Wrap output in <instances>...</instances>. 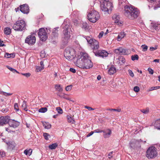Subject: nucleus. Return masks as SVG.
<instances>
[{
  "mask_svg": "<svg viewBox=\"0 0 160 160\" xmlns=\"http://www.w3.org/2000/svg\"><path fill=\"white\" fill-rule=\"evenodd\" d=\"M126 0H118V5L120 8L124 6L125 15L129 19L133 20L139 16V11L136 8L130 5L125 6Z\"/></svg>",
  "mask_w": 160,
  "mask_h": 160,
  "instance_id": "obj_1",
  "label": "nucleus"
},
{
  "mask_svg": "<svg viewBox=\"0 0 160 160\" xmlns=\"http://www.w3.org/2000/svg\"><path fill=\"white\" fill-rule=\"evenodd\" d=\"M79 56L76 61V66L81 68L89 69L93 66L91 60L88 58L87 53H82Z\"/></svg>",
  "mask_w": 160,
  "mask_h": 160,
  "instance_id": "obj_2",
  "label": "nucleus"
},
{
  "mask_svg": "<svg viewBox=\"0 0 160 160\" xmlns=\"http://www.w3.org/2000/svg\"><path fill=\"white\" fill-rule=\"evenodd\" d=\"M100 3L101 10L105 13H109V11L111 12L113 7L112 0H101Z\"/></svg>",
  "mask_w": 160,
  "mask_h": 160,
  "instance_id": "obj_3",
  "label": "nucleus"
},
{
  "mask_svg": "<svg viewBox=\"0 0 160 160\" xmlns=\"http://www.w3.org/2000/svg\"><path fill=\"white\" fill-rule=\"evenodd\" d=\"M62 27L64 28L63 33L64 35V38L65 40V42H67L68 40L70 38L71 32H72L70 24L69 22L64 21L62 25Z\"/></svg>",
  "mask_w": 160,
  "mask_h": 160,
  "instance_id": "obj_4",
  "label": "nucleus"
},
{
  "mask_svg": "<svg viewBox=\"0 0 160 160\" xmlns=\"http://www.w3.org/2000/svg\"><path fill=\"white\" fill-rule=\"evenodd\" d=\"M26 25L23 20L17 21L13 25V28L16 31H22L26 29Z\"/></svg>",
  "mask_w": 160,
  "mask_h": 160,
  "instance_id": "obj_5",
  "label": "nucleus"
},
{
  "mask_svg": "<svg viewBox=\"0 0 160 160\" xmlns=\"http://www.w3.org/2000/svg\"><path fill=\"white\" fill-rule=\"evenodd\" d=\"M88 20L92 23L95 22L99 18L98 12L95 10L90 11L88 14Z\"/></svg>",
  "mask_w": 160,
  "mask_h": 160,
  "instance_id": "obj_6",
  "label": "nucleus"
},
{
  "mask_svg": "<svg viewBox=\"0 0 160 160\" xmlns=\"http://www.w3.org/2000/svg\"><path fill=\"white\" fill-rule=\"evenodd\" d=\"M87 42L90 44L91 47L93 50V52L99 48L98 42L94 39L91 38L89 37L85 36Z\"/></svg>",
  "mask_w": 160,
  "mask_h": 160,
  "instance_id": "obj_7",
  "label": "nucleus"
},
{
  "mask_svg": "<svg viewBox=\"0 0 160 160\" xmlns=\"http://www.w3.org/2000/svg\"><path fill=\"white\" fill-rule=\"evenodd\" d=\"M156 148L154 147H149L147 151V157L149 159L153 158L157 155Z\"/></svg>",
  "mask_w": 160,
  "mask_h": 160,
  "instance_id": "obj_8",
  "label": "nucleus"
},
{
  "mask_svg": "<svg viewBox=\"0 0 160 160\" xmlns=\"http://www.w3.org/2000/svg\"><path fill=\"white\" fill-rule=\"evenodd\" d=\"M38 35L40 40L42 41H45L48 38L47 33L44 28L39 29Z\"/></svg>",
  "mask_w": 160,
  "mask_h": 160,
  "instance_id": "obj_9",
  "label": "nucleus"
},
{
  "mask_svg": "<svg viewBox=\"0 0 160 160\" xmlns=\"http://www.w3.org/2000/svg\"><path fill=\"white\" fill-rule=\"evenodd\" d=\"M36 42L35 37L34 33H33L31 35L28 36L26 39L25 42L29 45L34 44Z\"/></svg>",
  "mask_w": 160,
  "mask_h": 160,
  "instance_id": "obj_10",
  "label": "nucleus"
},
{
  "mask_svg": "<svg viewBox=\"0 0 160 160\" xmlns=\"http://www.w3.org/2000/svg\"><path fill=\"white\" fill-rule=\"evenodd\" d=\"M114 51L116 54L121 55H126L129 53L128 50L122 47L115 49Z\"/></svg>",
  "mask_w": 160,
  "mask_h": 160,
  "instance_id": "obj_11",
  "label": "nucleus"
},
{
  "mask_svg": "<svg viewBox=\"0 0 160 160\" xmlns=\"http://www.w3.org/2000/svg\"><path fill=\"white\" fill-rule=\"evenodd\" d=\"M93 53L95 56L102 58L107 57L108 55V53L104 50H99L96 52H93Z\"/></svg>",
  "mask_w": 160,
  "mask_h": 160,
  "instance_id": "obj_12",
  "label": "nucleus"
},
{
  "mask_svg": "<svg viewBox=\"0 0 160 160\" xmlns=\"http://www.w3.org/2000/svg\"><path fill=\"white\" fill-rule=\"evenodd\" d=\"M19 7L20 11L23 13L27 14L29 12V7L27 4L21 5Z\"/></svg>",
  "mask_w": 160,
  "mask_h": 160,
  "instance_id": "obj_13",
  "label": "nucleus"
},
{
  "mask_svg": "<svg viewBox=\"0 0 160 160\" xmlns=\"http://www.w3.org/2000/svg\"><path fill=\"white\" fill-rule=\"evenodd\" d=\"M10 117L8 116H2L0 117V125L3 126L8 123Z\"/></svg>",
  "mask_w": 160,
  "mask_h": 160,
  "instance_id": "obj_14",
  "label": "nucleus"
},
{
  "mask_svg": "<svg viewBox=\"0 0 160 160\" xmlns=\"http://www.w3.org/2000/svg\"><path fill=\"white\" fill-rule=\"evenodd\" d=\"M8 123L10 127H12L13 128L17 127L20 124L19 122L14 120L10 119V118Z\"/></svg>",
  "mask_w": 160,
  "mask_h": 160,
  "instance_id": "obj_15",
  "label": "nucleus"
},
{
  "mask_svg": "<svg viewBox=\"0 0 160 160\" xmlns=\"http://www.w3.org/2000/svg\"><path fill=\"white\" fill-rule=\"evenodd\" d=\"M64 55L65 57L68 60L72 59V55L71 54V52L69 49H65Z\"/></svg>",
  "mask_w": 160,
  "mask_h": 160,
  "instance_id": "obj_16",
  "label": "nucleus"
},
{
  "mask_svg": "<svg viewBox=\"0 0 160 160\" xmlns=\"http://www.w3.org/2000/svg\"><path fill=\"white\" fill-rule=\"evenodd\" d=\"M112 18L113 20L114 21V22L115 23H117L118 25L121 24V22H119L120 21V17L117 14H115L113 15L112 17Z\"/></svg>",
  "mask_w": 160,
  "mask_h": 160,
  "instance_id": "obj_17",
  "label": "nucleus"
},
{
  "mask_svg": "<svg viewBox=\"0 0 160 160\" xmlns=\"http://www.w3.org/2000/svg\"><path fill=\"white\" fill-rule=\"evenodd\" d=\"M126 62L125 58L122 56H120L117 59V62L118 63L122 65L125 63Z\"/></svg>",
  "mask_w": 160,
  "mask_h": 160,
  "instance_id": "obj_18",
  "label": "nucleus"
},
{
  "mask_svg": "<svg viewBox=\"0 0 160 160\" xmlns=\"http://www.w3.org/2000/svg\"><path fill=\"white\" fill-rule=\"evenodd\" d=\"M7 144L8 148L10 150H13L15 147L16 144L14 142H9Z\"/></svg>",
  "mask_w": 160,
  "mask_h": 160,
  "instance_id": "obj_19",
  "label": "nucleus"
},
{
  "mask_svg": "<svg viewBox=\"0 0 160 160\" xmlns=\"http://www.w3.org/2000/svg\"><path fill=\"white\" fill-rule=\"evenodd\" d=\"M116 72V69L113 66H112L108 70V73L110 75L113 74Z\"/></svg>",
  "mask_w": 160,
  "mask_h": 160,
  "instance_id": "obj_20",
  "label": "nucleus"
},
{
  "mask_svg": "<svg viewBox=\"0 0 160 160\" xmlns=\"http://www.w3.org/2000/svg\"><path fill=\"white\" fill-rule=\"evenodd\" d=\"M108 132H104L103 131V136L104 138H107L110 137V135L112 133V132L111 130L110 129H108Z\"/></svg>",
  "mask_w": 160,
  "mask_h": 160,
  "instance_id": "obj_21",
  "label": "nucleus"
},
{
  "mask_svg": "<svg viewBox=\"0 0 160 160\" xmlns=\"http://www.w3.org/2000/svg\"><path fill=\"white\" fill-rule=\"evenodd\" d=\"M58 27H56L52 30V35L55 38L57 37L58 36Z\"/></svg>",
  "mask_w": 160,
  "mask_h": 160,
  "instance_id": "obj_22",
  "label": "nucleus"
},
{
  "mask_svg": "<svg viewBox=\"0 0 160 160\" xmlns=\"http://www.w3.org/2000/svg\"><path fill=\"white\" fill-rule=\"evenodd\" d=\"M135 142L136 140L134 139H132L130 141L129 143V145L131 148L134 149L136 148Z\"/></svg>",
  "mask_w": 160,
  "mask_h": 160,
  "instance_id": "obj_23",
  "label": "nucleus"
},
{
  "mask_svg": "<svg viewBox=\"0 0 160 160\" xmlns=\"http://www.w3.org/2000/svg\"><path fill=\"white\" fill-rule=\"evenodd\" d=\"M154 125L156 128L160 130V119L156 120L155 121Z\"/></svg>",
  "mask_w": 160,
  "mask_h": 160,
  "instance_id": "obj_24",
  "label": "nucleus"
},
{
  "mask_svg": "<svg viewBox=\"0 0 160 160\" xmlns=\"http://www.w3.org/2000/svg\"><path fill=\"white\" fill-rule=\"evenodd\" d=\"M126 35L124 32H120L118 36V41H120Z\"/></svg>",
  "mask_w": 160,
  "mask_h": 160,
  "instance_id": "obj_25",
  "label": "nucleus"
},
{
  "mask_svg": "<svg viewBox=\"0 0 160 160\" xmlns=\"http://www.w3.org/2000/svg\"><path fill=\"white\" fill-rule=\"evenodd\" d=\"M43 126L46 129H49L51 128V125L48 122H42Z\"/></svg>",
  "mask_w": 160,
  "mask_h": 160,
  "instance_id": "obj_26",
  "label": "nucleus"
},
{
  "mask_svg": "<svg viewBox=\"0 0 160 160\" xmlns=\"http://www.w3.org/2000/svg\"><path fill=\"white\" fill-rule=\"evenodd\" d=\"M55 89L59 92H62L63 90V89L61 87L60 85L56 84L55 85Z\"/></svg>",
  "mask_w": 160,
  "mask_h": 160,
  "instance_id": "obj_27",
  "label": "nucleus"
},
{
  "mask_svg": "<svg viewBox=\"0 0 160 160\" xmlns=\"http://www.w3.org/2000/svg\"><path fill=\"white\" fill-rule=\"evenodd\" d=\"M4 32L5 34L10 35L11 33V29L8 27L5 28L4 29Z\"/></svg>",
  "mask_w": 160,
  "mask_h": 160,
  "instance_id": "obj_28",
  "label": "nucleus"
},
{
  "mask_svg": "<svg viewBox=\"0 0 160 160\" xmlns=\"http://www.w3.org/2000/svg\"><path fill=\"white\" fill-rule=\"evenodd\" d=\"M58 145L57 143H54L51 145H49L48 146V148L50 149H54L58 147Z\"/></svg>",
  "mask_w": 160,
  "mask_h": 160,
  "instance_id": "obj_29",
  "label": "nucleus"
},
{
  "mask_svg": "<svg viewBox=\"0 0 160 160\" xmlns=\"http://www.w3.org/2000/svg\"><path fill=\"white\" fill-rule=\"evenodd\" d=\"M15 55L13 53L9 54L8 53L6 52L5 54L4 57L7 58H9L11 57L14 58L15 57Z\"/></svg>",
  "mask_w": 160,
  "mask_h": 160,
  "instance_id": "obj_30",
  "label": "nucleus"
},
{
  "mask_svg": "<svg viewBox=\"0 0 160 160\" xmlns=\"http://www.w3.org/2000/svg\"><path fill=\"white\" fill-rule=\"evenodd\" d=\"M58 96L59 97L61 98H63L71 101H72V100H70V99L69 98L67 97L66 95L64 93H61L58 95Z\"/></svg>",
  "mask_w": 160,
  "mask_h": 160,
  "instance_id": "obj_31",
  "label": "nucleus"
},
{
  "mask_svg": "<svg viewBox=\"0 0 160 160\" xmlns=\"http://www.w3.org/2000/svg\"><path fill=\"white\" fill-rule=\"evenodd\" d=\"M22 107L25 111H28V109L27 108L26 102V101H24L23 102L22 104Z\"/></svg>",
  "mask_w": 160,
  "mask_h": 160,
  "instance_id": "obj_32",
  "label": "nucleus"
},
{
  "mask_svg": "<svg viewBox=\"0 0 160 160\" xmlns=\"http://www.w3.org/2000/svg\"><path fill=\"white\" fill-rule=\"evenodd\" d=\"M67 119L68 122H70L72 123H75V120L71 117L69 116H67Z\"/></svg>",
  "mask_w": 160,
  "mask_h": 160,
  "instance_id": "obj_33",
  "label": "nucleus"
},
{
  "mask_svg": "<svg viewBox=\"0 0 160 160\" xmlns=\"http://www.w3.org/2000/svg\"><path fill=\"white\" fill-rule=\"evenodd\" d=\"M159 24L156 23L152 22L151 23V26L152 27L155 29L157 30L158 29V26Z\"/></svg>",
  "mask_w": 160,
  "mask_h": 160,
  "instance_id": "obj_34",
  "label": "nucleus"
},
{
  "mask_svg": "<svg viewBox=\"0 0 160 160\" xmlns=\"http://www.w3.org/2000/svg\"><path fill=\"white\" fill-rule=\"evenodd\" d=\"M82 28L83 29L87 30L88 29V26L86 22H83L82 24Z\"/></svg>",
  "mask_w": 160,
  "mask_h": 160,
  "instance_id": "obj_35",
  "label": "nucleus"
},
{
  "mask_svg": "<svg viewBox=\"0 0 160 160\" xmlns=\"http://www.w3.org/2000/svg\"><path fill=\"white\" fill-rule=\"evenodd\" d=\"M142 142V141L141 140V139H140L138 140H136V148H140L141 147L140 144V142Z\"/></svg>",
  "mask_w": 160,
  "mask_h": 160,
  "instance_id": "obj_36",
  "label": "nucleus"
},
{
  "mask_svg": "<svg viewBox=\"0 0 160 160\" xmlns=\"http://www.w3.org/2000/svg\"><path fill=\"white\" fill-rule=\"evenodd\" d=\"M48 110L47 108L46 107L42 108L39 109V112L41 113H44L46 112Z\"/></svg>",
  "mask_w": 160,
  "mask_h": 160,
  "instance_id": "obj_37",
  "label": "nucleus"
},
{
  "mask_svg": "<svg viewBox=\"0 0 160 160\" xmlns=\"http://www.w3.org/2000/svg\"><path fill=\"white\" fill-rule=\"evenodd\" d=\"M107 110H109L110 111L112 112V111H116L118 112H120L121 111V109H112V108H109L107 109Z\"/></svg>",
  "mask_w": 160,
  "mask_h": 160,
  "instance_id": "obj_38",
  "label": "nucleus"
},
{
  "mask_svg": "<svg viewBox=\"0 0 160 160\" xmlns=\"http://www.w3.org/2000/svg\"><path fill=\"white\" fill-rule=\"evenodd\" d=\"M141 111L143 113L147 114L149 113V109L148 108H147L146 109H143L141 110Z\"/></svg>",
  "mask_w": 160,
  "mask_h": 160,
  "instance_id": "obj_39",
  "label": "nucleus"
},
{
  "mask_svg": "<svg viewBox=\"0 0 160 160\" xmlns=\"http://www.w3.org/2000/svg\"><path fill=\"white\" fill-rule=\"evenodd\" d=\"M138 56L137 54L135 55H132L131 56V59L132 61L138 60Z\"/></svg>",
  "mask_w": 160,
  "mask_h": 160,
  "instance_id": "obj_40",
  "label": "nucleus"
},
{
  "mask_svg": "<svg viewBox=\"0 0 160 160\" xmlns=\"http://www.w3.org/2000/svg\"><path fill=\"white\" fill-rule=\"evenodd\" d=\"M7 67L8 68V69L9 70H10L13 73H15V72H16L17 73H19L16 70L8 66H7Z\"/></svg>",
  "mask_w": 160,
  "mask_h": 160,
  "instance_id": "obj_41",
  "label": "nucleus"
},
{
  "mask_svg": "<svg viewBox=\"0 0 160 160\" xmlns=\"http://www.w3.org/2000/svg\"><path fill=\"white\" fill-rule=\"evenodd\" d=\"M43 136H44L45 139L46 140H48L49 139V137H50V135L48 133H43Z\"/></svg>",
  "mask_w": 160,
  "mask_h": 160,
  "instance_id": "obj_42",
  "label": "nucleus"
},
{
  "mask_svg": "<svg viewBox=\"0 0 160 160\" xmlns=\"http://www.w3.org/2000/svg\"><path fill=\"white\" fill-rule=\"evenodd\" d=\"M160 88V86L152 87L149 88V91H152Z\"/></svg>",
  "mask_w": 160,
  "mask_h": 160,
  "instance_id": "obj_43",
  "label": "nucleus"
},
{
  "mask_svg": "<svg viewBox=\"0 0 160 160\" xmlns=\"http://www.w3.org/2000/svg\"><path fill=\"white\" fill-rule=\"evenodd\" d=\"M44 68L43 67H42L41 66H37L36 67V71L38 72H39L43 69Z\"/></svg>",
  "mask_w": 160,
  "mask_h": 160,
  "instance_id": "obj_44",
  "label": "nucleus"
},
{
  "mask_svg": "<svg viewBox=\"0 0 160 160\" xmlns=\"http://www.w3.org/2000/svg\"><path fill=\"white\" fill-rule=\"evenodd\" d=\"M56 110L58 113L62 114L63 112L62 110L59 107H57Z\"/></svg>",
  "mask_w": 160,
  "mask_h": 160,
  "instance_id": "obj_45",
  "label": "nucleus"
},
{
  "mask_svg": "<svg viewBox=\"0 0 160 160\" xmlns=\"http://www.w3.org/2000/svg\"><path fill=\"white\" fill-rule=\"evenodd\" d=\"M6 155V153L2 150H0V156L2 157H3Z\"/></svg>",
  "mask_w": 160,
  "mask_h": 160,
  "instance_id": "obj_46",
  "label": "nucleus"
},
{
  "mask_svg": "<svg viewBox=\"0 0 160 160\" xmlns=\"http://www.w3.org/2000/svg\"><path fill=\"white\" fill-rule=\"evenodd\" d=\"M141 47L142 49V51L143 52L146 51L148 49V46L145 45H143L141 46Z\"/></svg>",
  "mask_w": 160,
  "mask_h": 160,
  "instance_id": "obj_47",
  "label": "nucleus"
},
{
  "mask_svg": "<svg viewBox=\"0 0 160 160\" xmlns=\"http://www.w3.org/2000/svg\"><path fill=\"white\" fill-rule=\"evenodd\" d=\"M133 90L136 92H138L139 90L140 89L138 87V86H135L133 88Z\"/></svg>",
  "mask_w": 160,
  "mask_h": 160,
  "instance_id": "obj_48",
  "label": "nucleus"
},
{
  "mask_svg": "<svg viewBox=\"0 0 160 160\" xmlns=\"http://www.w3.org/2000/svg\"><path fill=\"white\" fill-rule=\"evenodd\" d=\"M72 85H68V86H67L66 88V90L67 91H70L71 90V89H72Z\"/></svg>",
  "mask_w": 160,
  "mask_h": 160,
  "instance_id": "obj_49",
  "label": "nucleus"
},
{
  "mask_svg": "<svg viewBox=\"0 0 160 160\" xmlns=\"http://www.w3.org/2000/svg\"><path fill=\"white\" fill-rule=\"evenodd\" d=\"M128 72L129 73V75L132 77H133L134 76V74L133 73V72H132L131 70H128Z\"/></svg>",
  "mask_w": 160,
  "mask_h": 160,
  "instance_id": "obj_50",
  "label": "nucleus"
},
{
  "mask_svg": "<svg viewBox=\"0 0 160 160\" xmlns=\"http://www.w3.org/2000/svg\"><path fill=\"white\" fill-rule=\"evenodd\" d=\"M14 109L16 110V111H18L19 110V108L18 104L17 103H15L14 104Z\"/></svg>",
  "mask_w": 160,
  "mask_h": 160,
  "instance_id": "obj_51",
  "label": "nucleus"
},
{
  "mask_svg": "<svg viewBox=\"0 0 160 160\" xmlns=\"http://www.w3.org/2000/svg\"><path fill=\"white\" fill-rule=\"evenodd\" d=\"M94 132L96 133H100V132H103V131L102 130H100L99 129H97L96 130H94L93 131Z\"/></svg>",
  "mask_w": 160,
  "mask_h": 160,
  "instance_id": "obj_52",
  "label": "nucleus"
},
{
  "mask_svg": "<svg viewBox=\"0 0 160 160\" xmlns=\"http://www.w3.org/2000/svg\"><path fill=\"white\" fill-rule=\"evenodd\" d=\"M3 94L5 96H7L12 95V93L3 92Z\"/></svg>",
  "mask_w": 160,
  "mask_h": 160,
  "instance_id": "obj_53",
  "label": "nucleus"
},
{
  "mask_svg": "<svg viewBox=\"0 0 160 160\" xmlns=\"http://www.w3.org/2000/svg\"><path fill=\"white\" fill-rule=\"evenodd\" d=\"M148 71L150 74L152 75L153 74V71L151 68H148Z\"/></svg>",
  "mask_w": 160,
  "mask_h": 160,
  "instance_id": "obj_54",
  "label": "nucleus"
},
{
  "mask_svg": "<svg viewBox=\"0 0 160 160\" xmlns=\"http://www.w3.org/2000/svg\"><path fill=\"white\" fill-rule=\"evenodd\" d=\"M85 108L88 109L89 111L93 110H94V108L87 106H85Z\"/></svg>",
  "mask_w": 160,
  "mask_h": 160,
  "instance_id": "obj_55",
  "label": "nucleus"
},
{
  "mask_svg": "<svg viewBox=\"0 0 160 160\" xmlns=\"http://www.w3.org/2000/svg\"><path fill=\"white\" fill-rule=\"evenodd\" d=\"M103 34H104V32L103 31L99 33V34L98 36V38H101L102 37Z\"/></svg>",
  "mask_w": 160,
  "mask_h": 160,
  "instance_id": "obj_56",
  "label": "nucleus"
},
{
  "mask_svg": "<svg viewBox=\"0 0 160 160\" xmlns=\"http://www.w3.org/2000/svg\"><path fill=\"white\" fill-rule=\"evenodd\" d=\"M22 74L27 77H28L30 75V74L29 73H22Z\"/></svg>",
  "mask_w": 160,
  "mask_h": 160,
  "instance_id": "obj_57",
  "label": "nucleus"
},
{
  "mask_svg": "<svg viewBox=\"0 0 160 160\" xmlns=\"http://www.w3.org/2000/svg\"><path fill=\"white\" fill-rule=\"evenodd\" d=\"M69 70L70 72L73 73H75L76 72L75 69L72 68H70L69 69Z\"/></svg>",
  "mask_w": 160,
  "mask_h": 160,
  "instance_id": "obj_58",
  "label": "nucleus"
},
{
  "mask_svg": "<svg viewBox=\"0 0 160 160\" xmlns=\"http://www.w3.org/2000/svg\"><path fill=\"white\" fill-rule=\"evenodd\" d=\"M113 153V152H110L108 154L109 157L108 158H112V154Z\"/></svg>",
  "mask_w": 160,
  "mask_h": 160,
  "instance_id": "obj_59",
  "label": "nucleus"
},
{
  "mask_svg": "<svg viewBox=\"0 0 160 160\" xmlns=\"http://www.w3.org/2000/svg\"><path fill=\"white\" fill-rule=\"evenodd\" d=\"M28 153L29 155V156H30L32 153V151L31 149H29L28 150Z\"/></svg>",
  "mask_w": 160,
  "mask_h": 160,
  "instance_id": "obj_60",
  "label": "nucleus"
},
{
  "mask_svg": "<svg viewBox=\"0 0 160 160\" xmlns=\"http://www.w3.org/2000/svg\"><path fill=\"white\" fill-rule=\"evenodd\" d=\"M94 133V132L93 131H91L90 133L88 134L87 135V137H89L92 135L93 133Z\"/></svg>",
  "mask_w": 160,
  "mask_h": 160,
  "instance_id": "obj_61",
  "label": "nucleus"
},
{
  "mask_svg": "<svg viewBox=\"0 0 160 160\" xmlns=\"http://www.w3.org/2000/svg\"><path fill=\"white\" fill-rule=\"evenodd\" d=\"M157 48H154L153 47H151L150 48V50L151 51H153L156 49Z\"/></svg>",
  "mask_w": 160,
  "mask_h": 160,
  "instance_id": "obj_62",
  "label": "nucleus"
},
{
  "mask_svg": "<svg viewBox=\"0 0 160 160\" xmlns=\"http://www.w3.org/2000/svg\"><path fill=\"white\" fill-rule=\"evenodd\" d=\"M156 148H157L158 149L160 150V144L158 143L156 145Z\"/></svg>",
  "mask_w": 160,
  "mask_h": 160,
  "instance_id": "obj_63",
  "label": "nucleus"
},
{
  "mask_svg": "<svg viewBox=\"0 0 160 160\" xmlns=\"http://www.w3.org/2000/svg\"><path fill=\"white\" fill-rule=\"evenodd\" d=\"M2 111L4 113H6L8 111V109L6 108H3L2 109Z\"/></svg>",
  "mask_w": 160,
  "mask_h": 160,
  "instance_id": "obj_64",
  "label": "nucleus"
}]
</instances>
